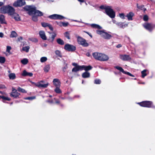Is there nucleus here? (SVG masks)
I'll use <instances>...</instances> for the list:
<instances>
[{
	"label": "nucleus",
	"instance_id": "nucleus-1",
	"mask_svg": "<svg viewBox=\"0 0 155 155\" xmlns=\"http://www.w3.org/2000/svg\"><path fill=\"white\" fill-rule=\"evenodd\" d=\"M25 10L28 11V14L29 15H35L37 17H40L43 15V13L39 10L36 9V7H32L31 6L26 5L24 8Z\"/></svg>",
	"mask_w": 155,
	"mask_h": 155
},
{
	"label": "nucleus",
	"instance_id": "nucleus-2",
	"mask_svg": "<svg viewBox=\"0 0 155 155\" xmlns=\"http://www.w3.org/2000/svg\"><path fill=\"white\" fill-rule=\"evenodd\" d=\"M72 65L74 66V67L73 68L72 70V72H76L79 71L83 70L84 69L86 71H87L91 70L92 68V67L90 65L87 66L84 65L80 66L75 63H73Z\"/></svg>",
	"mask_w": 155,
	"mask_h": 155
},
{
	"label": "nucleus",
	"instance_id": "nucleus-3",
	"mask_svg": "<svg viewBox=\"0 0 155 155\" xmlns=\"http://www.w3.org/2000/svg\"><path fill=\"white\" fill-rule=\"evenodd\" d=\"M15 10L12 6L8 5L7 6H3L0 8V13L2 14L7 13L11 16L15 13Z\"/></svg>",
	"mask_w": 155,
	"mask_h": 155
},
{
	"label": "nucleus",
	"instance_id": "nucleus-4",
	"mask_svg": "<svg viewBox=\"0 0 155 155\" xmlns=\"http://www.w3.org/2000/svg\"><path fill=\"white\" fill-rule=\"evenodd\" d=\"M92 55L95 60L101 61H106L109 58L108 56L105 54L97 52L93 53Z\"/></svg>",
	"mask_w": 155,
	"mask_h": 155
},
{
	"label": "nucleus",
	"instance_id": "nucleus-5",
	"mask_svg": "<svg viewBox=\"0 0 155 155\" xmlns=\"http://www.w3.org/2000/svg\"><path fill=\"white\" fill-rule=\"evenodd\" d=\"M96 32L97 34L100 35L102 37L105 39H110L112 37L111 35L104 31V30H97Z\"/></svg>",
	"mask_w": 155,
	"mask_h": 155
},
{
	"label": "nucleus",
	"instance_id": "nucleus-6",
	"mask_svg": "<svg viewBox=\"0 0 155 155\" xmlns=\"http://www.w3.org/2000/svg\"><path fill=\"white\" fill-rule=\"evenodd\" d=\"M78 43L84 47H87L89 46V44L86 42V40L80 36L77 37Z\"/></svg>",
	"mask_w": 155,
	"mask_h": 155
},
{
	"label": "nucleus",
	"instance_id": "nucleus-7",
	"mask_svg": "<svg viewBox=\"0 0 155 155\" xmlns=\"http://www.w3.org/2000/svg\"><path fill=\"white\" fill-rule=\"evenodd\" d=\"M105 13L112 18H114L115 17V13L110 6H108V8L106 9Z\"/></svg>",
	"mask_w": 155,
	"mask_h": 155
},
{
	"label": "nucleus",
	"instance_id": "nucleus-8",
	"mask_svg": "<svg viewBox=\"0 0 155 155\" xmlns=\"http://www.w3.org/2000/svg\"><path fill=\"white\" fill-rule=\"evenodd\" d=\"M137 104L141 107L148 108L152 107L153 104L152 102L150 101H144Z\"/></svg>",
	"mask_w": 155,
	"mask_h": 155
},
{
	"label": "nucleus",
	"instance_id": "nucleus-9",
	"mask_svg": "<svg viewBox=\"0 0 155 155\" xmlns=\"http://www.w3.org/2000/svg\"><path fill=\"white\" fill-rule=\"evenodd\" d=\"M48 18L54 20H62L66 18L64 16L61 15L56 14H54L49 15L48 17Z\"/></svg>",
	"mask_w": 155,
	"mask_h": 155
},
{
	"label": "nucleus",
	"instance_id": "nucleus-10",
	"mask_svg": "<svg viewBox=\"0 0 155 155\" xmlns=\"http://www.w3.org/2000/svg\"><path fill=\"white\" fill-rule=\"evenodd\" d=\"M64 48L65 50L68 51L72 52L76 50V47L75 46L68 44L65 45Z\"/></svg>",
	"mask_w": 155,
	"mask_h": 155
},
{
	"label": "nucleus",
	"instance_id": "nucleus-11",
	"mask_svg": "<svg viewBox=\"0 0 155 155\" xmlns=\"http://www.w3.org/2000/svg\"><path fill=\"white\" fill-rule=\"evenodd\" d=\"M143 26L146 29L151 32L155 27V25L153 24L147 23L145 24Z\"/></svg>",
	"mask_w": 155,
	"mask_h": 155
},
{
	"label": "nucleus",
	"instance_id": "nucleus-12",
	"mask_svg": "<svg viewBox=\"0 0 155 155\" xmlns=\"http://www.w3.org/2000/svg\"><path fill=\"white\" fill-rule=\"evenodd\" d=\"M25 1L23 0H18L15 2L13 5L15 7H21L25 5Z\"/></svg>",
	"mask_w": 155,
	"mask_h": 155
},
{
	"label": "nucleus",
	"instance_id": "nucleus-13",
	"mask_svg": "<svg viewBox=\"0 0 155 155\" xmlns=\"http://www.w3.org/2000/svg\"><path fill=\"white\" fill-rule=\"evenodd\" d=\"M20 94V93L17 92L16 90L14 88L12 87V91L10 94V96L11 97H14V98H19V96Z\"/></svg>",
	"mask_w": 155,
	"mask_h": 155
},
{
	"label": "nucleus",
	"instance_id": "nucleus-14",
	"mask_svg": "<svg viewBox=\"0 0 155 155\" xmlns=\"http://www.w3.org/2000/svg\"><path fill=\"white\" fill-rule=\"evenodd\" d=\"M114 68L119 70L120 71L122 72L123 74H127L132 77H134V75L130 73L127 71H125L123 69V68L121 67L118 66H115L114 67Z\"/></svg>",
	"mask_w": 155,
	"mask_h": 155
},
{
	"label": "nucleus",
	"instance_id": "nucleus-15",
	"mask_svg": "<svg viewBox=\"0 0 155 155\" xmlns=\"http://www.w3.org/2000/svg\"><path fill=\"white\" fill-rule=\"evenodd\" d=\"M44 81H41L35 84V85L39 88H46L48 85V83H47L46 84H41V82L44 83Z\"/></svg>",
	"mask_w": 155,
	"mask_h": 155
},
{
	"label": "nucleus",
	"instance_id": "nucleus-16",
	"mask_svg": "<svg viewBox=\"0 0 155 155\" xmlns=\"http://www.w3.org/2000/svg\"><path fill=\"white\" fill-rule=\"evenodd\" d=\"M120 58L124 61H130L131 60V58L129 55L126 54H121L120 55Z\"/></svg>",
	"mask_w": 155,
	"mask_h": 155
},
{
	"label": "nucleus",
	"instance_id": "nucleus-17",
	"mask_svg": "<svg viewBox=\"0 0 155 155\" xmlns=\"http://www.w3.org/2000/svg\"><path fill=\"white\" fill-rule=\"evenodd\" d=\"M53 83L55 87H60L61 83L59 79L58 78L54 79L53 81Z\"/></svg>",
	"mask_w": 155,
	"mask_h": 155
},
{
	"label": "nucleus",
	"instance_id": "nucleus-18",
	"mask_svg": "<svg viewBox=\"0 0 155 155\" xmlns=\"http://www.w3.org/2000/svg\"><path fill=\"white\" fill-rule=\"evenodd\" d=\"M40 37L44 40H47V37L45 32L43 31H40L39 33Z\"/></svg>",
	"mask_w": 155,
	"mask_h": 155
},
{
	"label": "nucleus",
	"instance_id": "nucleus-19",
	"mask_svg": "<svg viewBox=\"0 0 155 155\" xmlns=\"http://www.w3.org/2000/svg\"><path fill=\"white\" fill-rule=\"evenodd\" d=\"M134 14L132 12H130L127 13L126 17H127V19L129 21L132 20L133 17L134 16Z\"/></svg>",
	"mask_w": 155,
	"mask_h": 155
},
{
	"label": "nucleus",
	"instance_id": "nucleus-20",
	"mask_svg": "<svg viewBox=\"0 0 155 155\" xmlns=\"http://www.w3.org/2000/svg\"><path fill=\"white\" fill-rule=\"evenodd\" d=\"M12 17L16 21H18L21 20L20 16L18 14L16 13L14 14V15L12 16Z\"/></svg>",
	"mask_w": 155,
	"mask_h": 155
},
{
	"label": "nucleus",
	"instance_id": "nucleus-21",
	"mask_svg": "<svg viewBox=\"0 0 155 155\" xmlns=\"http://www.w3.org/2000/svg\"><path fill=\"white\" fill-rule=\"evenodd\" d=\"M22 75L23 76H29L30 77H32L33 76V74L31 72H28L25 70H24L23 71Z\"/></svg>",
	"mask_w": 155,
	"mask_h": 155
},
{
	"label": "nucleus",
	"instance_id": "nucleus-22",
	"mask_svg": "<svg viewBox=\"0 0 155 155\" xmlns=\"http://www.w3.org/2000/svg\"><path fill=\"white\" fill-rule=\"evenodd\" d=\"M0 22L1 24H6L5 16L3 15H0Z\"/></svg>",
	"mask_w": 155,
	"mask_h": 155
},
{
	"label": "nucleus",
	"instance_id": "nucleus-23",
	"mask_svg": "<svg viewBox=\"0 0 155 155\" xmlns=\"http://www.w3.org/2000/svg\"><path fill=\"white\" fill-rule=\"evenodd\" d=\"M82 76L84 78H89L90 77V73L87 71H85L82 74Z\"/></svg>",
	"mask_w": 155,
	"mask_h": 155
},
{
	"label": "nucleus",
	"instance_id": "nucleus-24",
	"mask_svg": "<svg viewBox=\"0 0 155 155\" xmlns=\"http://www.w3.org/2000/svg\"><path fill=\"white\" fill-rule=\"evenodd\" d=\"M0 98L2 99V101L3 102H5V101H10L11 99L8 97H5L4 96L0 95Z\"/></svg>",
	"mask_w": 155,
	"mask_h": 155
},
{
	"label": "nucleus",
	"instance_id": "nucleus-25",
	"mask_svg": "<svg viewBox=\"0 0 155 155\" xmlns=\"http://www.w3.org/2000/svg\"><path fill=\"white\" fill-rule=\"evenodd\" d=\"M56 41L58 44L61 45H63L64 44V41L60 38L57 39Z\"/></svg>",
	"mask_w": 155,
	"mask_h": 155
},
{
	"label": "nucleus",
	"instance_id": "nucleus-26",
	"mask_svg": "<svg viewBox=\"0 0 155 155\" xmlns=\"http://www.w3.org/2000/svg\"><path fill=\"white\" fill-rule=\"evenodd\" d=\"M10 79L14 80L16 78L15 74L14 73H11L8 75Z\"/></svg>",
	"mask_w": 155,
	"mask_h": 155
},
{
	"label": "nucleus",
	"instance_id": "nucleus-27",
	"mask_svg": "<svg viewBox=\"0 0 155 155\" xmlns=\"http://www.w3.org/2000/svg\"><path fill=\"white\" fill-rule=\"evenodd\" d=\"M91 26L94 28H96L98 29H101L102 28V27L99 25L96 24H92L91 25Z\"/></svg>",
	"mask_w": 155,
	"mask_h": 155
},
{
	"label": "nucleus",
	"instance_id": "nucleus-28",
	"mask_svg": "<svg viewBox=\"0 0 155 155\" xmlns=\"http://www.w3.org/2000/svg\"><path fill=\"white\" fill-rule=\"evenodd\" d=\"M50 68V66L49 64H47L45 66L44 68V71L46 72H48Z\"/></svg>",
	"mask_w": 155,
	"mask_h": 155
},
{
	"label": "nucleus",
	"instance_id": "nucleus-29",
	"mask_svg": "<svg viewBox=\"0 0 155 155\" xmlns=\"http://www.w3.org/2000/svg\"><path fill=\"white\" fill-rule=\"evenodd\" d=\"M17 36V34L16 32L15 31H12L11 32L10 37L11 38L16 37Z\"/></svg>",
	"mask_w": 155,
	"mask_h": 155
},
{
	"label": "nucleus",
	"instance_id": "nucleus-30",
	"mask_svg": "<svg viewBox=\"0 0 155 155\" xmlns=\"http://www.w3.org/2000/svg\"><path fill=\"white\" fill-rule=\"evenodd\" d=\"M28 60L27 58H24L21 61V62L24 65L28 63Z\"/></svg>",
	"mask_w": 155,
	"mask_h": 155
},
{
	"label": "nucleus",
	"instance_id": "nucleus-31",
	"mask_svg": "<svg viewBox=\"0 0 155 155\" xmlns=\"http://www.w3.org/2000/svg\"><path fill=\"white\" fill-rule=\"evenodd\" d=\"M147 71V70L146 69H144L143 71H142L141 72V77L143 78L145 77V76H147V74L146 73V72Z\"/></svg>",
	"mask_w": 155,
	"mask_h": 155
},
{
	"label": "nucleus",
	"instance_id": "nucleus-32",
	"mask_svg": "<svg viewBox=\"0 0 155 155\" xmlns=\"http://www.w3.org/2000/svg\"><path fill=\"white\" fill-rule=\"evenodd\" d=\"M56 87V88L54 89V91L55 92L58 94L61 93V91L59 88L60 87Z\"/></svg>",
	"mask_w": 155,
	"mask_h": 155
},
{
	"label": "nucleus",
	"instance_id": "nucleus-33",
	"mask_svg": "<svg viewBox=\"0 0 155 155\" xmlns=\"http://www.w3.org/2000/svg\"><path fill=\"white\" fill-rule=\"evenodd\" d=\"M17 91L22 93H27V91L25 89L21 88L20 87H18V88Z\"/></svg>",
	"mask_w": 155,
	"mask_h": 155
},
{
	"label": "nucleus",
	"instance_id": "nucleus-34",
	"mask_svg": "<svg viewBox=\"0 0 155 155\" xmlns=\"http://www.w3.org/2000/svg\"><path fill=\"white\" fill-rule=\"evenodd\" d=\"M61 24H62V25L64 27H66L68 26V25L69 24V23L68 22H60L59 23V25L60 26L61 25Z\"/></svg>",
	"mask_w": 155,
	"mask_h": 155
},
{
	"label": "nucleus",
	"instance_id": "nucleus-35",
	"mask_svg": "<svg viewBox=\"0 0 155 155\" xmlns=\"http://www.w3.org/2000/svg\"><path fill=\"white\" fill-rule=\"evenodd\" d=\"M30 47L29 46H25L22 48V50L25 51L26 52H28L29 51V50Z\"/></svg>",
	"mask_w": 155,
	"mask_h": 155
},
{
	"label": "nucleus",
	"instance_id": "nucleus-36",
	"mask_svg": "<svg viewBox=\"0 0 155 155\" xmlns=\"http://www.w3.org/2000/svg\"><path fill=\"white\" fill-rule=\"evenodd\" d=\"M64 36L68 39H70V34L68 31L66 32L64 34Z\"/></svg>",
	"mask_w": 155,
	"mask_h": 155
},
{
	"label": "nucleus",
	"instance_id": "nucleus-37",
	"mask_svg": "<svg viewBox=\"0 0 155 155\" xmlns=\"http://www.w3.org/2000/svg\"><path fill=\"white\" fill-rule=\"evenodd\" d=\"M54 99L55 100V103L56 104H59L62 107L64 106L63 104L61 103L60 101L58 100H56L55 98H54Z\"/></svg>",
	"mask_w": 155,
	"mask_h": 155
},
{
	"label": "nucleus",
	"instance_id": "nucleus-38",
	"mask_svg": "<svg viewBox=\"0 0 155 155\" xmlns=\"http://www.w3.org/2000/svg\"><path fill=\"white\" fill-rule=\"evenodd\" d=\"M5 61V59L4 57L0 56V63H4Z\"/></svg>",
	"mask_w": 155,
	"mask_h": 155
},
{
	"label": "nucleus",
	"instance_id": "nucleus-39",
	"mask_svg": "<svg viewBox=\"0 0 155 155\" xmlns=\"http://www.w3.org/2000/svg\"><path fill=\"white\" fill-rule=\"evenodd\" d=\"M32 20L35 22H37L38 21V17L34 15L32 17Z\"/></svg>",
	"mask_w": 155,
	"mask_h": 155
},
{
	"label": "nucleus",
	"instance_id": "nucleus-40",
	"mask_svg": "<svg viewBox=\"0 0 155 155\" xmlns=\"http://www.w3.org/2000/svg\"><path fill=\"white\" fill-rule=\"evenodd\" d=\"M55 53L56 54L58 55V56L60 57H62V55L60 51L59 50H56L55 51Z\"/></svg>",
	"mask_w": 155,
	"mask_h": 155
},
{
	"label": "nucleus",
	"instance_id": "nucleus-41",
	"mask_svg": "<svg viewBox=\"0 0 155 155\" xmlns=\"http://www.w3.org/2000/svg\"><path fill=\"white\" fill-rule=\"evenodd\" d=\"M47 60L46 57H41L40 59V61L41 62H44L46 61Z\"/></svg>",
	"mask_w": 155,
	"mask_h": 155
},
{
	"label": "nucleus",
	"instance_id": "nucleus-42",
	"mask_svg": "<svg viewBox=\"0 0 155 155\" xmlns=\"http://www.w3.org/2000/svg\"><path fill=\"white\" fill-rule=\"evenodd\" d=\"M35 98V96H33V97H26L25 98H24V99H25V100H32Z\"/></svg>",
	"mask_w": 155,
	"mask_h": 155
},
{
	"label": "nucleus",
	"instance_id": "nucleus-43",
	"mask_svg": "<svg viewBox=\"0 0 155 155\" xmlns=\"http://www.w3.org/2000/svg\"><path fill=\"white\" fill-rule=\"evenodd\" d=\"M101 82V81L98 79H96L94 81V83L96 84H100Z\"/></svg>",
	"mask_w": 155,
	"mask_h": 155
},
{
	"label": "nucleus",
	"instance_id": "nucleus-44",
	"mask_svg": "<svg viewBox=\"0 0 155 155\" xmlns=\"http://www.w3.org/2000/svg\"><path fill=\"white\" fill-rule=\"evenodd\" d=\"M29 40L30 41H31L32 42H38V39L36 38H30L29 39Z\"/></svg>",
	"mask_w": 155,
	"mask_h": 155
},
{
	"label": "nucleus",
	"instance_id": "nucleus-45",
	"mask_svg": "<svg viewBox=\"0 0 155 155\" xmlns=\"http://www.w3.org/2000/svg\"><path fill=\"white\" fill-rule=\"evenodd\" d=\"M41 24L42 26L44 27H48L49 24L48 23H46L45 22H42L41 23Z\"/></svg>",
	"mask_w": 155,
	"mask_h": 155
},
{
	"label": "nucleus",
	"instance_id": "nucleus-46",
	"mask_svg": "<svg viewBox=\"0 0 155 155\" xmlns=\"http://www.w3.org/2000/svg\"><path fill=\"white\" fill-rule=\"evenodd\" d=\"M100 8L101 9H104L105 12L106 9L108 8V6H105L103 5H101L100 6Z\"/></svg>",
	"mask_w": 155,
	"mask_h": 155
},
{
	"label": "nucleus",
	"instance_id": "nucleus-47",
	"mask_svg": "<svg viewBox=\"0 0 155 155\" xmlns=\"http://www.w3.org/2000/svg\"><path fill=\"white\" fill-rule=\"evenodd\" d=\"M149 19L147 15H145L143 17V20L145 21H147Z\"/></svg>",
	"mask_w": 155,
	"mask_h": 155
},
{
	"label": "nucleus",
	"instance_id": "nucleus-48",
	"mask_svg": "<svg viewBox=\"0 0 155 155\" xmlns=\"http://www.w3.org/2000/svg\"><path fill=\"white\" fill-rule=\"evenodd\" d=\"M118 26L120 28H123L124 26V25L123 23L120 22L118 24Z\"/></svg>",
	"mask_w": 155,
	"mask_h": 155
},
{
	"label": "nucleus",
	"instance_id": "nucleus-49",
	"mask_svg": "<svg viewBox=\"0 0 155 155\" xmlns=\"http://www.w3.org/2000/svg\"><path fill=\"white\" fill-rule=\"evenodd\" d=\"M119 16L123 19H125V16L124 15V13H120L119 14Z\"/></svg>",
	"mask_w": 155,
	"mask_h": 155
},
{
	"label": "nucleus",
	"instance_id": "nucleus-50",
	"mask_svg": "<svg viewBox=\"0 0 155 155\" xmlns=\"http://www.w3.org/2000/svg\"><path fill=\"white\" fill-rule=\"evenodd\" d=\"M11 49V47L10 46H7L6 51L9 52Z\"/></svg>",
	"mask_w": 155,
	"mask_h": 155
},
{
	"label": "nucleus",
	"instance_id": "nucleus-51",
	"mask_svg": "<svg viewBox=\"0 0 155 155\" xmlns=\"http://www.w3.org/2000/svg\"><path fill=\"white\" fill-rule=\"evenodd\" d=\"M53 34H54L52 35L51 36V38H52V39L51 40L52 41H54V38L56 36V34L55 33H53Z\"/></svg>",
	"mask_w": 155,
	"mask_h": 155
},
{
	"label": "nucleus",
	"instance_id": "nucleus-52",
	"mask_svg": "<svg viewBox=\"0 0 155 155\" xmlns=\"http://www.w3.org/2000/svg\"><path fill=\"white\" fill-rule=\"evenodd\" d=\"M6 88V87L4 85L0 84V89H5Z\"/></svg>",
	"mask_w": 155,
	"mask_h": 155
},
{
	"label": "nucleus",
	"instance_id": "nucleus-53",
	"mask_svg": "<svg viewBox=\"0 0 155 155\" xmlns=\"http://www.w3.org/2000/svg\"><path fill=\"white\" fill-rule=\"evenodd\" d=\"M48 27L51 31H53V28L51 25L49 24Z\"/></svg>",
	"mask_w": 155,
	"mask_h": 155
},
{
	"label": "nucleus",
	"instance_id": "nucleus-54",
	"mask_svg": "<svg viewBox=\"0 0 155 155\" xmlns=\"http://www.w3.org/2000/svg\"><path fill=\"white\" fill-rule=\"evenodd\" d=\"M67 65V64H66V65L64 67H63V71L64 72L65 71V70H66L68 68Z\"/></svg>",
	"mask_w": 155,
	"mask_h": 155
},
{
	"label": "nucleus",
	"instance_id": "nucleus-55",
	"mask_svg": "<svg viewBox=\"0 0 155 155\" xmlns=\"http://www.w3.org/2000/svg\"><path fill=\"white\" fill-rule=\"evenodd\" d=\"M46 102L52 104L53 103V101L52 100H48L46 101Z\"/></svg>",
	"mask_w": 155,
	"mask_h": 155
},
{
	"label": "nucleus",
	"instance_id": "nucleus-56",
	"mask_svg": "<svg viewBox=\"0 0 155 155\" xmlns=\"http://www.w3.org/2000/svg\"><path fill=\"white\" fill-rule=\"evenodd\" d=\"M137 8L139 9H141L144 6V5H141L140 6H139L138 4H137Z\"/></svg>",
	"mask_w": 155,
	"mask_h": 155
},
{
	"label": "nucleus",
	"instance_id": "nucleus-57",
	"mask_svg": "<svg viewBox=\"0 0 155 155\" xmlns=\"http://www.w3.org/2000/svg\"><path fill=\"white\" fill-rule=\"evenodd\" d=\"M23 39V38L22 37H20L18 38V41H21Z\"/></svg>",
	"mask_w": 155,
	"mask_h": 155
},
{
	"label": "nucleus",
	"instance_id": "nucleus-58",
	"mask_svg": "<svg viewBox=\"0 0 155 155\" xmlns=\"http://www.w3.org/2000/svg\"><path fill=\"white\" fill-rule=\"evenodd\" d=\"M86 55L88 57H90L91 56L90 53L89 52H87L86 53Z\"/></svg>",
	"mask_w": 155,
	"mask_h": 155
},
{
	"label": "nucleus",
	"instance_id": "nucleus-59",
	"mask_svg": "<svg viewBox=\"0 0 155 155\" xmlns=\"http://www.w3.org/2000/svg\"><path fill=\"white\" fill-rule=\"evenodd\" d=\"M122 45L121 44H118V45H117L116 46V47L117 48H120L121 47H122Z\"/></svg>",
	"mask_w": 155,
	"mask_h": 155
},
{
	"label": "nucleus",
	"instance_id": "nucleus-60",
	"mask_svg": "<svg viewBox=\"0 0 155 155\" xmlns=\"http://www.w3.org/2000/svg\"><path fill=\"white\" fill-rule=\"evenodd\" d=\"M85 32L88 35H89V36L91 37V38H92V36L91 35V34H90L88 32H87V31H85Z\"/></svg>",
	"mask_w": 155,
	"mask_h": 155
},
{
	"label": "nucleus",
	"instance_id": "nucleus-61",
	"mask_svg": "<svg viewBox=\"0 0 155 155\" xmlns=\"http://www.w3.org/2000/svg\"><path fill=\"white\" fill-rule=\"evenodd\" d=\"M3 34L2 32H0V37L2 38L3 36Z\"/></svg>",
	"mask_w": 155,
	"mask_h": 155
},
{
	"label": "nucleus",
	"instance_id": "nucleus-62",
	"mask_svg": "<svg viewBox=\"0 0 155 155\" xmlns=\"http://www.w3.org/2000/svg\"><path fill=\"white\" fill-rule=\"evenodd\" d=\"M78 1L81 3H83L84 2V0H78Z\"/></svg>",
	"mask_w": 155,
	"mask_h": 155
},
{
	"label": "nucleus",
	"instance_id": "nucleus-63",
	"mask_svg": "<svg viewBox=\"0 0 155 155\" xmlns=\"http://www.w3.org/2000/svg\"><path fill=\"white\" fill-rule=\"evenodd\" d=\"M4 5V3L2 2H0V7Z\"/></svg>",
	"mask_w": 155,
	"mask_h": 155
},
{
	"label": "nucleus",
	"instance_id": "nucleus-64",
	"mask_svg": "<svg viewBox=\"0 0 155 155\" xmlns=\"http://www.w3.org/2000/svg\"><path fill=\"white\" fill-rule=\"evenodd\" d=\"M60 98L62 100H64V99H65V98L63 97H60Z\"/></svg>",
	"mask_w": 155,
	"mask_h": 155
}]
</instances>
